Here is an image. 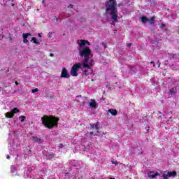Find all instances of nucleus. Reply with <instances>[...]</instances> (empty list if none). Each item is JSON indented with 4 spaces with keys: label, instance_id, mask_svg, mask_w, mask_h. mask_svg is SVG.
I'll return each instance as SVG.
<instances>
[{
    "label": "nucleus",
    "instance_id": "obj_20",
    "mask_svg": "<svg viewBox=\"0 0 179 179\" xmlns=\"http://www.w3.org/2000/svg\"><path fill=\"white\" fill-rule=\"evenodd\" d=\"M10 171H11V173H15L16 171H17V169H16V167H15V166L11 165L10 166Z\"/></svg>",
    "mask_w": 179,
    "mask_h": 179
},
{
    "label": "nucleus",
    "instance_id": "obj_10",
    "mask_svg": "<svg viewBox=\"0 0 179 179\" xmlns=\"http://www.w3.org/2000/svg\"><path fill=\"white\" fill-rule=\"evenodd\" d=\"M99 125H100V123L99 122H97L96 124H91L90 127L92 129H95L96 132H97L99 134Z\"/></svg>",
    "mask_w": 179,
    "mask_h": 179
},
{
    "label": "nucleus",
    "instance_id": "obj_35",
    "mask_svg": "<svg viewBox=\"0 0 179 179\" xmlns=\"http://www.w3.org/2000/svg\"><path fill=\"white\" fill-rule=\"evenodd\" d=\"M42 34H41V33L38 34V37H41Z\"/></svg>",
    "mask_w": 179,
    "mask_h": 179
},
{
    "label": "nucleus",
    "instance_id": "obj_48",
    "mask_svg": "<svg viewBox=\"0 0 179 179\" xmlns=\"http://www.w3.org/2000/svg\"><path fill=\"white\" fill-rule=\"evenodd\" d=\"M43 3H44V1H43Z\"/></svg>",
    "mask_w": 179,
    "mask_h": 179
},
{
    "label": "nucleus",
    "instance_id": "obj_19",
    "mask_svg": "<svg viewBox=\"0 0 179 179\" xmlns=\"http://www.w3.org/2000/svg\"><path fill=\"white\" fill-rule=\"evenodd\" d=\"M31 41H33L34 44H40V42L37 41V38L36 37H32Z\"/></svg>",
    "mask_w": 179,
    "mask_h": 179
},
{
    "label": "nucleus",
    "instance_id": "obj_49",
    "mask_svg": "<svg viewBox=\"0 0 179 179\" xmlns=\"http://www.w3.org/2000/svg\"><path fill=\"white\" fill-rule=\"evenodd\" d=\"M49 37H51V36H49Z\"/></svg>",
    "mask_w": 179,
    "mask_h": 179
},
{
    "label": "nucleus",
    "instance_id": "obj_2",
    "mask_svg": "<svg viewBox=\"0 0 179 179\" xmlns=\"http://www.w3.org/2000/svg\"><path fill=\"white\" fill-rule=\"evenodd\" d=\"M106 12L110 15L113 22H118V10H117V0H107L105 2Z\"/></svg>",
    "mask_w": 179,
    "mask_h": 179
},
{
    "label": "nucleus",
    "instance_id": "obj_11",
    "mask_svg": "<svg viewBox=\"0 0 179 179\" xmlns=\"http://www.w3.org/2000/svg\"><path fill=\"white\" fill-rule=\"evenodd\" d=\"M157 176H160V173L159 172L155 173V171H150L148 173V177L151 178H155V177H157Z\"/></svg>",
    "mask_w": 179,
    "mask_h": 179
},
{
    "label": "nucleus",
    "instance_id": "obj_24",
    "mask_svg": "<svg viewBox=\"0 0 179 179\" xmlns=\"http://www.w3.org/2000/svg\"><path fill=\"white\" fill-rule=\"evenodd\" d=\"M112 164H115V166H118V162L117 161H111Z\"/></svg>",
    "mask_w": 179,
    "mask_h": 179
},
{
    "label": "nucleus",
    "instance_id": "obj_21",
    "mask_svg": "<svg viewBox=\"0 0 179 179\" xmlns=\"http://www.w3.org/2000/svg\"><path fill=\"white\" fill-rule=\"evenodd\" d=\"M20 110L17 108H14L12 110V113L13 114H17Z\"/></svg>",
    "mask_w": 179,
    "mask_h": 179
},
{
    "label": "nucleus",
    "instance_id": "obj_25",
    "mask_svg": "<svg viewBox=\"0 0 179 179\" xmlns=\"http://www.w3.org/2000/svg\"><path fill=\"white\" fill-rule=\"evenodd\" d=\"M159 27H160V29H163V27H166V24L162 23V24L159 25Z\"/></svg>",
    "mask_w": 179,
    "mask_h": 179
},
{
    "label": "nucleus",
    "instance_id": "obj_16",
    "mask_svg": "<svg viewBox=\"0 0 179 179\" xmlns=\"http://www.w3.org/2000/svg\"><path fill=\"white\" fill-rule=\"evenodd\" d=\"M149 24H150V26H155V16L152 17L150 20H148Z\"/></svg>",
    "mask_w": 179,
    "mask_h": 179
},
{
    "label": "nucleus",
    "instance_id": "obj_34",
    "mask_svg": "<svg viewBox=\"0 0 179 179\" xmlns=\"http://www.w3.org/2000/svg\"><path fill=\"white\" fill-rule=\"evenodd\" d=\"M69 8H73V5H72V4H70L69 6Z\"/></svg>",
    "mask_w": 179,
    "mask_h": 179
},
{
    "label": "nucleus",
    "instance_id": "obj_40",
    "mask_svg": "<svg viewBox=\"0 0 179 179\" xmlns=\"http://www.w3.org/2000/svg\"><path fill=\"white\" fill-rule=\"evenodd\" d=\"M54 20H57V17H54Z\"/></svg>",
    "mask_w": 179,
    "mask_h": 179
},
{
    "label": "nucleus",
    "instance_id": "obj_46",
    "mask_svg": "<svg viewBox=\"0 0 179 179\" xmlns=\"http://www.w3.org/2000/svg\"><path fill=\"white\" fill-rule=\"evenodd\" d=\"M94 80L92 79V81L94 82Z\"/></svg>",
    "mask_w": 179,
    "mask_h": 179
},
{
    "label": "nucleus",
    "instance_id": "obj_14",
    "mask_svg": "<svg viewBox=\"0 0 179 179\" xmlns=\"http://www.w3.org/2000/svg\"><path fill=\"white\" fill-rule=\"evenodd\" d=\"M108 113H110L112 114V115H114V116H115V115H117V114H118V111H117V110L113 109V108L109 109Z\"/></svg>",
    "mask_w": 179,
    "mask_h": 179
},
{
    "label": "nucleus",
    "instance_id": "obj_15",
    "mask_svg": "<svg viewBox=\"0 0 179 179\" xmlns=\"http://www.w3.org/2000/svg\"><path fill=\"white\" fill-rule=\"evenodd\" d=\"M168 176L169 177H177V172L176 171L168 172Z\"/></svg>",
    "mask_w": 179,
    "mask_h": 179
},
{
    "label": "nucleus",
    "instance_id": "obj_9",
    "mask_svg": "<svg viewBox=\"0 0 179 179\" xmlns=\"http://www.w3.org/2000/svg\"><path fill=\"white\" fill-rule=\"evenodd\" d=\"M31 138L33 142H35L36 143H43V142H44L41 138H38L37 136H31Z\"/></svg>",
    "mask_w": 179,
    "mask_h": 179
},
{
    "label": "nucleus",
    "instance_id": "obj_26",
    "mask_svg": "<svg viewBox=\"0 0 179 179\" xmlns=\"http://www.w3.org/2000/svg\"><path fill=\"white\" fill-rule=\"evenodd\" d=\"M31 92L33 93H36V92H38V88H35V89L32 90Z\"/></svg>",
    "mask_w": 179,
    "mask_h": 179
},
{
    "label": "nucleus",
    "instance_id": "obj_38",
    "mask_svg": "<svg viewBox=\"0 0 179 179\" xmlns=\"http://www.w3.org/2000/svg\"><path fill=\"white\" fill-rule=\"evenodd\" d=\"M124 5L122 3H120L118 5V6H123Z\"/></svg>",
    "mask_w": 179,
    "mask_h": 179
},
{
    "label": "nucleus",
    "instance_id": "obj_12",
    "mask_svg": "<svg viewBox=\"0 0 179 179\" xmlns=\"http://www.w3.org/2000/svg\"><path fill=\"white\" fill-rule=\"evenodd\" d=\"M90 106L92 108H96L97 107V103L96 102V100L91 99V102L90 103Z\"/></svg>",
    "mask_w": 179,
    "mask_h": 179
},
{
    "label": "nucleus",
    "instance_id": "obj_13",
    "mask_svg": "<svg viewBox=\"0 0 179 179\" xmlns=\"http://www.w3.org/2000/svg\"><path fill=\"white\" fill-rule=\"evenodd\" d=\"M6 118H13L15 117V114H13L12 112H7L5 113Z\"/></svg>",
    "mask_w": 179,
    "mask_h": 179
},
{
    "label": "nucleus",
    "instance_id": "obj_17",
    "mask_svg": "<svg viewBox=\"0 0 179 179\" xmlns=\"http://www.w3.org/2000/svg\"><path fill=\"white\" fill-rule=\"evenodd\" d=\"M141 20L142 22V23H146L147 22H149V19L146 17V16H142L141 17Z\"/></svg>",
    "mask_w": 179,
    "mask_h": 179
},
{
    "label": "nucleus",
    "instance_id": "obj_30",
    "mask_svg": "<svg viewBox=\"0 0 179 179\" xmlns=\"http://www.w3.org/2000/svg\"><path fill=\"white\" fill-rule=\"evenodd\" d=\"M150 64H153V66H154V68H156V64H155V62H153V61H151V62H150Z\"/></svg>",
    "mask_w": 179,
    "mask_h": 179
},
{
    "label": "nucleus",
    "instance_id": "obj_18",
    "mask_svg": "<svg viewBox=\"0 0 179 179\" xmlns=\"http://www.w3.org/2000/svg\"><path fill=\"white\" fill-rule=\"evenodd\" d=\"M53 157H54V154L53 153H51V154H49V155H46L47 160H51V159H52Z\"/></svg>",
    "mask_w": 179,
    "mask_h": 179
},
{
    "label": "nucleus",
    "instance_id": "obj_31",
    "mask_svg": "<svg viewBox=\"0 0 179 179\" xmlns=\"http://www.w3.org/2000/svg\"><path fill=\"white\" fill-rule=\"evenodd\" d=\"M127 47H131L132 45V43H127Z\"/></svg>",
    "mask_w": 179,
    "mask_h": 179
},
{
    "label": "nucleus",
    "instance_id": "obj_23",
    "mask_svg": "<svg viewBox=\"0 0 179 179\" xmlns=\"http://www.w3.org/2000/svg\"><path fill=\"white\" fill-rule=\"evenodd\" d=\"M20 118H21V122H24V120H26V117L23 115H21Z\"/></svg>",
    "mask_w": 179,
    "mask_h": 179
},
{
    "label": "nucleus",
    "instance_id": "obj_32",
    "mask_svg": "<svg viewBox=\"0 0 179 179\" xmlns=\"http://www.w3.org/2000/svg\"><path fill=\"white\" fill-rule=\"evenodd\" d=\"M3 38V34H0V39Z\"/></svg>",
    "mask_w": 179,
    "mask_h": 179
},
{
    "label": "nucleus",
    "instance_id": "obj_6",
    "mask_svg": "<svg viewBox=\"0 0 179 179\" xmlns=\"http://www.w3.org/2000/svg\"><path fill=\"white\" fill-rule=\"evenodd\" d=\"M78 41H80V43H78V50L79 48H83V47H85V45H90V42L89 41L81 39Z\"/></svg>",
    "mask_w": 179,
    "mask_h": 179
},
{
    "label": "nucleus",
    "instance_id": "obj_39",
    "mask_svg": "<svg viewBox=\"0 0 179 179\" xmlns=\"http://www.w3.org/2000/svg\"><path fill=\"white\" fill-rule=\"evenodd\" d=\"M15 85H19V83H17V81H15Z\"/></svg>",
    "mask_w": 179,
    "mask_h": 179
},
{
    "label": "nucleus",
    "instance_id": "obj_36",
    "mask_svg": "<svg viewBox=\"0 0 179 179\" xmlns=\"http://www.w3.org/2000/svg\"><path fill=\"white\" fill-rule=\"evenodd\" d=\"M50 57H54V54L50 53Z\"/></svg>",
    "mask_w": 179,
    "mask_h": 179
},
{
    "label": "nucleus",
    "instance_id": "obj_4",
    "mask_svg": "<svg viewBox=\"0 0 179 179\" xmlns=\"http://www.w3.org/2000/svg\"><path fill=\"white\" fill-rule=\"evenodd\" d=\"M82 66H83V63L74 64L70 71V74L71 75V76H78V72L82 68Z\"/></svg>",
    "mask_w": 179,
    "mask_h": 179
},
{
    "label": "nucleus",
    "instance_id": "obj_7",
    "mask_svg": "<svg viewBox=\"0 0 179 179\" xmlns=\"http://www.w3.org/2000/svg\"><path fill=\"white\" fill-rule=\"evenodd\" d=\"M29 36H31V34L26 33L22 34L23 43H24V44H30V42L27 40V37H29Z\"/></svg>",
    "mask_w": 179,
    "mask_h": 179
},
{
    "label": "nucleus",
    "instance_id": "obj_37",
    "mask_svg": "<svg viewBox=\"0 0 179 179\" xmlns=\"http://www.w3.org/2000/svg\"><path fill=\"white\" fill-rule=\"evenodd\" d=\"M6 159H10V156L7 155V156H6Z\"/></svg>",
    "mask_w": 179,
    "mask_h": 179
},
{
    "label": "nucleus",
    "instance_id": "obj_42",
    "mask_svg": "<svg viewBox=\"0 0 179 179\" xmlns=\"http://www.w3.org/2000/svg\"><path fill=\"white\" fill-rule=\"evenodd\" d=\"M109 179H115V178H110Z\"/></svg>",
    "mask_w": 179,
    "mask_h": 179
},
{
    "label": "nucleus",
    "instance_id": "obj_3",
    "mask_svg": "<svg viewBox=\"0 0 179 179\" xmlns=\"http://www.w3.org/2000/svg\"><path fill=\"white\" fill-rule=\"evenodd\" d=\"M41 121L43 125H44L45 128L52 129L55 127L56 128L58 127V121H59V118L52 115H43L41 117Z\"/></svg>",
    "mask_w": 179,
    "mask_h": 179
},
{
    "label": "nucleus",
    "instance_id": "obj_41",
    "mask_svg": "<svg viewBox=\"0 0 179 179\" xmlns=\"http://www.w3.org/2000/svg\"><path fill=\"white\" fill-rule=\"evenodd\" d=\"M76 97H82V95H78Z\"/></svg>",
    "mask_w": 179,
    "mask_h": 179
},
{
    "label": "nucleus",
    "instance_id": "obj_33",
    "mask_svg": "<svg viewBox=\"0 0 179 179\" xmlns=\"http://www.w3.org/2000/svg\"><path fill=\"white\" fill-rule=\"evenodd\" d=\"M59 148H60V149H62V148H64V145L62 144H60Z\"/></svg>",
    "mask_w": 179,
    "mask_h": 179
},
{
    "label": "nucleus",
    "instance_id": "obj_43",
    "mask_svg": "<svg viewBox=\"0 0 179 179\" xmlns=\"http://www.w3.org/2000/svg\"><path fill=\"white\" fill-rule=\"evenodd\" d=\"M175 55H173V58H174V57H176Z\"/></svg>",
    "mask_w": 179,
    "mask_h": 179
},
{
    "label": "nucleus",
    "instance_id": "obj_5",
    "mask_svg": "<svg viewBox=\"0 0 179 179\" xmlns=\"http://www.w3.org/2000/svg\"><path fill=\"white\" fill-rule=\"evenodd\" d=\"M60 78H64L65 79H69L71 78V75L68 72L66 68L64 67L62 69Z\"/></svg>",
    "mask_w": 179,
    "mask_h": 179
},
{
    "label": "nucleus",
    "instance_id": "obj_47",
    "mask_svg": "<svg viewBox=\"0 0 179 179\" xmlns=\"http://www.w3.org/2000/svg\"><path fill=\"white\" fill-rule=\"evenodd\" d=\"M10 40H12V38H10Z\"/></svg>",
    "mask_w": 179,
    "mask_h": 179
},
{
    "label": "nucleus",
    "instance_id": "obj_8",
    "mask_svg": "<svg viewBox=\"0 0 179 179\" xmlns=\"http://www.w3.org/2000/svg\"><path fill=\"white\" fill-rule=\"evenodd\" d=\"M169 94L172 96V97H176L177 94V87H173L169 89Z\"/></svg>",
    "mask_w": 179,
    "mask_h": 179
},
{
    "label": "nucleus",
    "instance_id": "obj_45",
    "mask_svg": "<svg viewBox=\"0 0 179 179\" xmlns=\"http://www.w3.org/2000/svg\"><path fill=\"white\" fill-rule=\"evenodd\" d=\"M7 72H9V69H8Z\"/></svg>",
    "mask_w": 179,
    "mask_h": 179
},
{
    "label": "nucleus",
    "instance_id": "obj_22",
    "mask_svg": "<svg viewBox=\"0 0 179 179\" xmlns=\"http://www.w3.org/2000/svg\"><path fill=\"white\" fill-rule=\"evenodd\" d=\"M162 177H163V179H169V175H168V173H167V174L164 173V174L162 175Z\"/></svg>",
    "mask_w": 179,
    "mask_h": 179
},
{
    "label": "nucleus",
    "instance_id": "obj_29",
    "mask_svg": "<svg viewBox=\"0 0 179 179\" xmlns=\"http://www.w3.org/2000/svg\"><path fill=\"white\" fill-rule=\"evenodd\" d=\"M157 65H158V68H160V61H159V60H158V61L157 62Z\"/></svg>",
    "mask_w": 179,
    "mask_h": 179
},
{
    "label": "nucleus",
    "instance_id": "obj_27",
    "mask_svg": "<svg viewBox=\"0 0 179 179\" xmlns=\"http://www.w3.org/2000/svg\"><path fill=\"white\" fill-rule=\"evenodd\" d=\"M90 138H92V136H95V135L93 133V131L90 132Z\"/></svg>",
    "mask_w": 179,
    "mask_h": 179
},
{
    "label": "nucleus",
    "instance_id": "obj_44",
    "mask_svg": "<svg viewBox=\"0 0 179 179\" xmlns=\"http://www.w3.org/2000/svg\"><path fill=\"white\" fill-rule=\"evenodd\" d=\"M175 55H173V58H174V57H176Z\"/></svg>",
    "mask_w": 179,
    "mask_h": 179
},
{
    "label": "nucleus",
    "instance_id": "obj_1",
    "mask_svg": "<svg viewBox=\"0 0 179 179\" xmlns=\"http://www.w3.org/2000/svg\"><path fill=\"white\" fill-rule=\"evenodd\" d=\"M80 57H84L85 59L83 62V67L84 68L85 75H92L93 73V60H91V62H89V57L92 54V50L89 47H84L83 48H78ZM89 62V63H87Z\"/></svg>",
    "mask_w": 179,
    "mask_h": 179
},
{
    "label": "nucleus",
    "instance_id": "obj_28",
    "mask_svg": "<svg viewBox=\"0 0 179 179\" xmlns=\"http://www.w3.org/2000/svg\"><path fill=\"white\" fill-rule=\"evenodd\" d=\"M102 45L104 47V50H106V48H107V45H106L104 43H103Z\"/></svg>",
    "mask_w": 179,
    "mask_h": 179
}]
</instances>
